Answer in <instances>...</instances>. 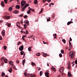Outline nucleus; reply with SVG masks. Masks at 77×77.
Here are the masks:
<instances>
[{
  "label": "nucleus",
  "mask_w": 77,
  "mask_h": 77,
  "mask_svg": "<svg viewBox=\"0 0 77 77\" xmlns=\"http://www.w3.org/2000/svg\"><path fill=\"white\" fill-rule=\"evenodd\" d=\"M62 41L64 44H65V43H66V40H65V39H63Z\"/></svg>",
  "instance_id": "a878e982"
},
{
  "label": "nucleus",
  "mask_w": 77,
  "mask_h": 77,
  "mask_svg": "<svg viewBox=\"0 0 77 77\" xmlns=\"http://www.w3.org/2000/svg\"><path fill=\"white\" fill-rule=\"evenodd\" d=\"M51 5H54V4H53V3H51Z\"/></svg>",
  "instance_id": "774afa93"
},
{
  "label": "nucleus",
  "mask_w": 77,
  "mask_h": 77,
  "mask_svg": "<svg viewBox=\"0 0 77 77\" xmlns=\"http://www.w3.org/2000/svg\"><path fill=\"white\" fill-rule=\"evenodd\" d=\"M5 18L6 19H7V20H9V19L11 18V17L9 16H5Z\"/></svg>",
  "instance_id": "412c9836"
},
{
  "label": "nucleus",
  "mask_w": 77,
  "mask_h": 77,
  "mask_svg": "<svg viewBox=\"0 0 77 77\" xmlns=\"http://www.w3.org/2000/svg\"><path fill=\"white\" fill-rule=\"evenodd\" d=\"M36 56H40V53H38L36 54Z\"/></svg>",
  "instance_id": "ea45409f"
},
{
  "label": "nucleus",
  "mask_w": 77,
  "mask_h": 77,
  "mask_svg": "<svg viewBox=\"0 0 77 77\" xmlns=\"http://www.w3.org/2000/svg\"><path fill=\"white\" fill-rule=\"evenodd\" d=\"M30 76V75H29V73L26 74V76Z\"/></svg>",
  "instance_id": "3c124183"
},
{
  "label": "nucleus",
  "mask_w": 77,
  "mask_h": 77,
  "mask_svg": "<svg viewBox=\"0 0 77 77\" xmlns=\"http://www.w3.org/2000/svg\"><path fill=\"white\" fill-rule=\"evenodd\" d=\"M16 63H20V61L18 60H17L16 61Z\"/></svg>",
  "instance_id": "a18cd8bd"
},
{
  "label": "nucleus",
  "mask_w": 77,
  "mask_h": 77,
  "mask_svg": "<svg viewBox=\"0 0 77 77\" xmlns=\"http://www.w3.org/2000/svg\"><path fill=\"white\" fill-rule=\"evenodd\" d=\"M27 70H25V72H24V75H25L26 76V73H27Z\"/></svg>",
  "instance_id": "aec40b11"
},
{
  "label": "nucleus",
  "mask_w": 77,
  "mask_h": 77,
  "mask_svg": "<svg viewBox=\"0 0 77 77\" xmlns=\"http://www.w3.org/2000/svg\"><path fill=\"white\" fill-rule=\"evenodd\" d=\"M4 48V50H6V48H7V47L6 46H4L3 47Z\"/></svg>",
  "instance_id": "72a5a7b5"
},
{
  "label": "nucleus",
  "mask_w": 77,
  "mask_h": 77,
  "mask_svg": "<svg viewBox=\"0 0 77 77\" xmlns=\"http://www.w3.org/2000/svg\"><path fill=\"white\" fill-rule=\"evenodd\" d=\"M20 44H21V42H19L18 43H17V45H20Z\"/></svg>",
  "instance_id": "49530a36"
},
{
  "label": "nucleus",
  "mask_w": 77,
  "mask_h": 77,
  "mask_svg": "<svg viewBox=\"0 0 77 77\" xmlns=\"http://www.w3.org/2000/svg\"><path fill=\"white\" fill-rule=\"evenodd\" d=\"M23 38H25V37H26V35H23Z\"/></svg>",
  "instance_id": "69168bd1"
},
{
  "label": "nucleus",
  "mask_w": 77,
  "mask_h": 77,
  "mask_svg": "<svg viewBox=\"0 0 77 77\" xmlns=\"http://www.w3.org/2000/svg\"><path fill=\"white\" fill-rule=\"evenodd\" d=\"M26 26H27V25H26V24H25L24 25V28L25 29H26V27H26Z\"/></svg>",
  "instance_id": "58836bf2"
},
{
  "label": "nucleus",
  "mask_w": 77,
  "mask_h": 77,
  "mask_svg": "<svg viewBox=\"0 0 77 77\" xmlns=\"http://www.w3.org/2000/svg\"><path fill=\"white\" fill-rule=\"evenodd\" d=\"M29 6V4H26L24 6V7L22 8V10L21 11H24L25 10V9L26 8V7Z\"/></svg>",
  "instance_id": "f03ea898"
},
{
  "label": "nucleus",
  "mask_w": 77,
  "mask_h": 77,
  "mask_svg": "<svg viewBox=\"0 0 77 77\" xmlns=\"http://www.w3.org/2000/svg\"><path fill=\"white\" fill-rule=\"evenodd\" d=\"M20 23L22 24H23V20H21L20 21Z\"/></svg>",
  "instance_id": "09e8293b"
},
{
  "label": "nucleus",
  "mask_w": 77,
  "mask_h": 77,
  "mask_svg": "<svg viewBox=\"0 0 77 77\" xmlns=\"http://www.w3.org/2000/svg\"><path fill=\"white\" fill-rule=\"evenodd\" d=\"M71 75H71V73H70V72H69L68 73V76H69V77H70V76H71Z\"/></svg>",
  "instance_id": "7c9ffc66"
},
{
  "label": "nucleus",
  "mask_w": 77,
  "mask_h": 77,
  "mask_svg": "<svg viewBox=\"0 0 77 77\" xmlns=\"http://www.w3.org/2000/svg\"><path fill=\"white\" fill-rule=\"evenodd\" d=\"M31 65H34V66H35V63L32 62L31 63Z\"/></svg>",
  "instance_id": "4c0bfd02"
},
{
  "label": "nucleus",
  "mask_w": 77,
  "mask_h": 77,
  "mask_svg": "<svg viewBox=\"0 0 77 77\" xmlns=\"http://www.w3.org/2000/svg\"><path fill=\"white\" fill-rule=\"evenodd\" d=\"M28 9L29 10H30V11H31V9H32L30 8V7H29Z\"/></svg>",
  "instance_id": "13d9d810"
},
{
  "label": "nucleus",
  "mask_w": 77,
  "mask_h": 77,
  "mask_svg": "<svg viewBox=\"0 0 77 77\" xmlns=\"http://www.w3.org/2000/svg\"><path fill=\"white\" fill-rule=\"evenodd\" d=\"M46 1H47V0H43V3H45Z\"/></svg>",
  "instance_id": "8fccbe9b"
},
{
  "label": "nucleus",
  "mask_w": 77,
  "mask_h": 77,
  "mask_svg": "<svg viewBox=\"0 0 77 77\" xmlns=\"http://www.w3.org/2000/svg\"><path fill=\"white\" fill-rule=\"evenodd\" d=\"M26 35H28L29 34V31H27V30H26Z\"/></svg>",
  "instance_id": "473e14b6"
},
{
  "label": "nucleus",
  "mask_w": 77,
  "mask_h": 77,
  "mask_svg": "<svg viewBox=\"0 0 77 77\" xmlns=\"http://www.w3.org/2000/svg\"><path fill=\"white\" fill-rule=\"evenodd\" d=\"M48 72H49V71H48V72H46V73H45V76H47V75H49V73H48Z\"/></svg>",
  "instance_id": "a211bd4d"
},
{
  "label": "nucleus",
  "mask_w": 77,
  "mask_h": 77,
  "mask_svg": "<svg viewBox=\"0 0 77 77\" xmlns=\"http://www.w3.org/2000/svg\"><path fill=\"white\" fill-rule=\"evenodd\" d=\"M38 71H39V70H41V68H40V67L38 68Z\"/></svg>",
  "instance_id": "052dcab7"
},
{
  "label": "nucleus",
  "mask_w": 77,
  "mask_h": 77,
  "mask_svg": "<svg viewBox=\"0 0 77 77\" xmlns=\"http://www.w3.org/2000/svg\"><path fill=\"white\" fill-rule=\"evenodd\" d=\"M17 1V4H20V2L18 0H16Z\"/></svg>",
  "instance_id": "79ce46f5"
},
{
  "label": "nucleus",
  "mask_w": 77,
  "mask_h": 77,
  "mask_svg": "<svg viewBox=\"0 0 77 77\" xmlns=\"http://www.w3.org/2000/svg\"><path fill=\"white\" fill-rule=\"evenodd\" d=\"M42 75V71H41L40 72V75L41 76Z\"/></svg>",
  "instance_id": "cd10ccee"
},
{
  "label": "nucleus",
  "mask_w": 77,
  "mask_h": 77,
  "mask_svg": "<svg viewBox=\"0 0 77 77\" xmlns=\"http://www.w3.org/2000/svg\"><path fill=\"white\" fill-rule=\"evenodd\" d=\"M4 62H5V63H8V60L6 59V58H5L4 59Z\"/></svg>",
  "instance_id": "ddd939ff"
},
{
  "label": "nucleus",
  "mask_w": 77,
  "mask_h": 77,
  "mask_svg": "<svg viewBox=\"0 0 77 77\" xmlns=\"http://www.w3.org/2000/svg\"><path fill=\"white\" fill-rule=\"evenodd\" d=\"M12 8L10 7L9 8V10L10 11H12Z\"/></svg>",
  "instance_id": "2f4dec72"
},
{
  "label": "nucleus",
  "mask_w": 77,
  "mask_h": 77,
  "mask_svg": "<svg viewBox=\"0 0 77 77\" xmlns=\"http://www.w3.org/2000/svg\"><path fill=\"white\" fill-rule=\"evenodd\" d=\"M70 48H72V46L71 45H69Z\"/></svg>",
  "instance_id": "864d4df0"
},
{
  "label": "nucleus",
  "mask_w": 77,
  "mask_h": 77,
  "mask_svg": "<svg viewBox=\"0 0 77 77\" xmlns=\"http://www.w3.org/2000/svg\"><path fill=\"white\" fill-rule=\"evenodd\" d=\"M18 11H17V10H15L14 11L13 13L14 14H17V13H18Z\"/></svg>",
  "instance_id": "5701e85b"
},
{
  "label": "nucleus",
  "mask_w": 77,
  "mask_h": 77,
  "mask_svg": "<svg viewBox=\"0 0 77 77\" xmlns=\"http://www.w3.org/2000/svg\"><path fill=\"white\" fill-rule=\"evenodd\" d=\"M12 68L11 67L10 69H8V71L9 72H12Z\"/></svg>",
  "instance_id": "f8f14e48"
},
{
  "label": "nucleus",
  "mask_w": 77,
  "mask_h": 77,
  "mask_svg": "<svg viewBox=\"0 0 77 77\" xmlns=\"http://www.w3.org/2000/svg\"><path fill=\"white\" fill-rule=\"evenodd\" d=\"M21 32H22V33H25V32L23 31H21Z\"/></svg>",
  "instance_id": "5fc2aeb1"
},
{
  "label": "nucleus",
  "mask_w": 77,
  "mask_h": 77,
  "mask_svg": "<svg viewBox=\"0 0 77 77\" xmlns=\"http://www.w3.org/2000/svg\"><path fill=\"white\" fill-rule=\"evenodd\" d=\"M4 1L6 4L8 3V0H4Z\"/></svg>",
  "instance_id": "e433bc0d"
},
{
  "label": "nucleus",
  "mask_w": 77,
  "mask_h": 77,
  "mask_svg": "<svg viewBox=\"0 0 77 77\" xmlns=\"http://www.w3.org/2000/svg\"><path fill=\"white\" fill-rule=\"evenodd\" d=\"M1 5L2 6V7H4V6H5V4H4V2H3L2 1L1 2Z\"/></svg>",
  "instance_id": "4468645a"
},
{
  "label": "nucleus",
  "mask_w": 77,
  "mask_h": 77,
  "mask_svg": "<svg viewBox=\"0 0 77 77\" xmlns=\"http://www.w3.org/2000/svg\"><path fill=\"white\" fill-rule=\"evenodd\" d=\"M24 18H27V17H28V16H27L25 15L24 16Z\"/></svg>",
  "instance_id": "37998d69"
},
{
  "label": "nucleus",
  "mask_w": 77,
  "mask_h": 77,
  "mask_svg": "<svg viewBox=\"0 0 77 77\" xmlns=\"http://www.w3.org/2000/svg\"><path fill=\"white\" fill-rule=\"evenodd\" d=\"M53 36L54 37V38L55 39H56V36H57V35H56V34H53Z\"/></svg>",
  "instance_id": "6ab92c4d"
},
{
  "label": "nucleus",
  "mask_w": 77,
  "mask_h": 77,
  "mask_svg": "<svg viewBox=\"0 0 77 77\" xmlns=\"http://www.w3.org/2000/svg\"><path fill=\"white\" fill-rule=\"evenodd\" d=\"M38 3V1L37 0H35L34 1V4H37Z\"/></svg>",
  "instance_id": "b1692460"
},
{
  "label": "nucleus",
  "mask_w": 77,
  "mask_h": 77,
  "mask_svg": "<svg viewBox=\"0 0 77 77\" xmlns=\"http://www.w3.org/2000/svg\"><path fill=\"white\" fill-rule=\"evenodd\" d=\"M64 69V68L63 67H62L60 68V69L59 70V71L60 72V73L62 74V75H63V69Z\"/></svg>",
  "instance_id": "7ed1b4c3"
},
{
  "label": "nucleus",
  "mask_w": 77,
  "mask_h": 77,
  "mask_svg": "<svg viewBox=\"0 0 77 77\" xmlns=\"http://www.w3.org/2000/svg\"><path fill=\"white\" fill-rule=\"evenodd\" d=\"M42 11H43V9L42 8L41 10V11L39 13V14H41V13H42Z\"/></svg>",
  "instance_id": "c03bdc74"
},
{
  "label": "nucleus",
  "mask_w": 77,
  "mask_h": 77,
  "mask_svg": "<svg viewBox=\"0 0 77 77\" xmlns=\"http://www.w3.org/2000/svg\"><path fill=\"white\" fill-rule=\"evenodd\" d=\"M8 63L9 64H10L11 66H13L14 65V62L12 61H9Z\"/></svg>",
  "instance_id": "423d86ee"
},
{
  "label": "nucleus",
  "mask_w": 77,
  "mask_h": 77,
  "mask_svg": "<svg viewBox=\"0 0 77 77\" xmlns=\"http://www.w3.org/2000/svg\"><path fill=\"white\" fill-rule=\"evenodd\" d=\"M24 23L25 24H26V26H29V21L27 20H25L24 22Z\"/></svg>",
  "instance_id": "0eeeda50"
},
{
  "label": "nucleus",
  "mask_w": 77,
  "mask_h": 77,
  "mask_svg": "<svg viewBox=\"0 0 77 77\" xmlns=\"http://www.w3.org/2000/svg\"><path fill=\"white\" fill-rule=\"evenodd\" d=\"M23 49H24V46L23 45L20 47L19 48V50L20 51H23Z\"/></svg>",
  "instance_id": "39448f33"
},
{
  "label": "nucleus",
  "mask_w": 77,
  "mask_h": 77,
  "mask_svg": "<svg viewBox=\"0 0 77 77\" xmlns=\"http://www.w3.org/2000/svg\"><path fill=\"white\" fill-rule=\"evenodd\" d=\"M13 67L14 68V69H16V67H15V66H13Z\"/></svg>",
  "instance_id": "680f3d73"
},
{
  "label": "nucleus",
  "mask_w": 77,
  "mask_h": 77,
  "mask_svg": "<svg viewBox=\"0 0 77 77\" xmlns=\"http://www.w3.org/2000/svg\"><path fill=\"white\" fill-rule=\"evenodd\" d=\"M59 56H60V57H62V54H59Z\"/></svg>",
  "instance_id": "f704fd0d"
},
{
  "label": "nucleus",
  "mask_w": 77,
  "mask_h": 77,
  "mask_svg": "<svg viewBox=\"0 0 77 77\" xmlns=\"http://www.w3.org/2000/svg\"><path fill=\"white\" fill-rule=\"evenodd\" d=\"M7 26L8 27H11V24L10 23H7L6 25H7Z\"/></svg>",
  "instance_id": "f3484780"
},
{
  "label": "nucleus",
  "mask_w": 77,
  "mask_h": 77,
  "mask_svg": "<svg viewBox=\"0 0 77 77\" xmlns=\"http://www.w3.org/2000/svg\"><path fill=\"white\" fill-rule=\"evenodd\" d=\"M51 69L52 70H53V71H56V68L55 67H53V66H51Z\"/></svg>",
  "instance_id": "9d476101"
},
{
  "label": "nucleus",
  "mask_w": 77,
  "mask_h": 77,
  "mask_svg": "<svg viewBox=\"0 0 77 77\" xmlns=\"http://www.w3.org/2000/svg\"><path fill=\"white\" fill-rule=\"evenodd\" d=\"M69 45H71V42H69Z\"/></svg>",
  "instance_id": "338daca9"
},
{
  "label": "nucleus",
  "mask_w": 77,
  "mask_h": 77,
  "mask_svg": "<svg viewBox=\"0 0 77 77\" xmlns=\"http://www.w3.org/2000/svg\"><path fill=\"white\" fill-rule=\"evenodd\" d=\"M20 54L21 55H23V54H24V52H23V51H21L20 52Z\"/></svg>",
  "instance_id": "c756f323"
},
{
  "label": "nucleus",
  "mask_w": 77,
  "mask_h": 77,
  "mask_svg": "<svg viewBox=\"0 0 77 77\" xmlns=\"http://www.w3.org/2000/svg\"><path fill=\"white\" fill-rule=\"evenodd\" d=\"M28 50L29 51H31V48H30V47H29L28 48Z\"/></svg>",
  "instance_id": "c85d7f7f"
},
{
  "label": "nucleus",
  "mask_w": 77,
  "mask_h": 77,
  "mask_svg": "<svg viewBox=\"0 0 77 77\" xmlns=\"http://www.w3.org/2000/svg\"><path fill=\"white\" fill-rule=\"evenodd\" d=\"M75 63L77 65V60H75Z\"/></svg>",
  "instance_id": "603ef678"
},
{
  "label": "nucleus",
  "mask_w": 77,
  "mask_h": 77,
  "mask_svg": "<svg viewBox=\"0 0 77 77\" xmlns=\"http://www.w3.org/2000/svg\"><path fill=\"white\" fill-rule=\"evenodd\" d=\"M5 75V73L4 72H2V76L3 77Z\"/></svg>",
  "instance_id": "dca6fc26"
},
{
  "label": "nucleus",
  "mask_w": 77,
  "mask_h": 77,
  "mask_svg": "<svg viewBox=\"0 0 77 77\" xmlns=\"http://www.w3.org/2000/svg\"><path fill=\"white\" fill-rule=\"evenodd\" d=\"M70 66H68V69H70Z\"/></svg>",
  "instance_id": "e2e57ef3"
},
{
  "label": "nucleus",
  "mask_w": 77,
  "mask_h": 77,
  "mask_svg": "<svg viewBox=\"0 0 77 77\" xmlns=\"http://www.w3.org/2000/svg\"><path fill=\"white\" fill-rule=\"evenodd\" d=\"M42 54H43V56H44V57H47V56H48V54H45L44 53H42Z\"/></svg>",
  "instance_id": "6e6552de"
},
{
  "label": "nucleus",
  "mask_w": 77,
  "mask_h": 77,
  "mask_svg": "<svg viewBox=\"0 0 77 77\" xmlns=\"http://www.w3.org/2000/svg\"><path fill=\"white\" fill-rule=\"evenodd\" d=\"M31 11H32V12H34V9H31Z\"/></svg>",
  "instance_id": "4d7b16f0"
},
{
  "label": "nucleus",
  "mask_w": 77,
  "mask_h": 77,
  "mask_svg": "<svg viewBox=\"0 0 77 77\" xmlns=\"http://www.w3.org/2000/svg\"><path fill=\"white\" fill-rule=\"evenodd\" d=\"M74 53L75 52H71L69 53V56H71V59H73L74 57Z\"/></svg>",
  "instance_id": "f257e3e1"
},
{
  "label": "nucleus",
  "mask_w": 77,
  "mask_h": 77,
  "mask_svg": "<svg viewBox=\"0 0 77 77\" xmlns=\"http://www.w3.org/2000/svg\"><path fill=\"white\" fill-rule=\"evenodd\" d=\"M22 39H23V41H24V37H22Z\"/></svg>",
  "instance_id": "bf43d9fd"
},
{
  "label": "nucleus",
  "mask_w": 77,
  "mask_h": 77,
  "mask_svg": "<svg viewBox=\"0 0 77 77\" xmlns=\"http://www.w3.org/2000/svg\"><path fill=\"white\" fill-rule=\"evenodd\" d=\"M24 15V14H20V15H19V17H22L23 16V15Z\"/></svg>",
  "instance_id": "bb28decb"
},
{
  "label": "nucleus",
  "mask_w": 77,
  "mask_h": 77,
  "mask_svg": "<svg viewBox=\"0 0 77 77\" xmlns=\"http://www.w3.org/2000/svg\"><path fill=\"white\" fill-rule=\"evenodd\" d=\"M20 24V23H19V22H18L17 23V27H18L19 28V29H20V28H21V27H20V25H19Z\"/></svg>",
  "instance_id": "1a4fd4ad"
},
{
  "label": "nucleus",
  "mask_w": 77,
  "mask_h": 77,
  "mask_svg": "<svg viewBox=\"0 0 77 77\" xmlns=\"http://www.w3.org/2000/svg\"><path fill=\"white\" fill-rule=\"evenodd\" d=\"M26 2L24 0H22L21 2V5L22 6H24V5L26 4Z\"/></svg>",
  "instance_id": "20e7f679"
},
{
  "label": "nucleus",
  "mask_w": 77,
  "mask_h": 77,
  "mask_svg": "<svg viewBox=\"0 0 77 77\" xmlns=\"http://www.w3.org/2000/svg\"><path fill=\"white\" fill-rule=\"evenodd\" d=\"M61 53L63 54L64 53V51H63V50H61Z\"/></svg>",
  "instance_id": "a19ab883"
},
{
  "label": "nucleus",
  "mask_w": 77,
  "mask_h": 77,
  "mask_svg": "<svg viewBox=\"0 0 77 77\" xmlns=\"http://www.w3.org/2000/svg\"><path fill=\"white\" fill-rule=\"evenodd\" d=\"M30 10H29L27 11V14H30Z\"/></svg>",
  "instance_id": "c9c22d12"
},
{
  "label": "nucleus",
  "mask_w": 77,
  "mask_h": 77,
  "mask_svg": "<svg viewBox=\"0 0 77 77\" xmlns=\"http://www.w3.org/2000/svg\"><path fill=\"white\" fill-rule=\"evenodd\" d=\"M69 39H70V41H72V39L71 37H70Z\"/></svg>",
  "instance_id": "6e6d98bb"
},
{
  "label": "nucleus",
  "mask_w": 77,
  "mask_h": 77,
  "mask_svg": "<svg viewBox=\"0 0 77 77\" xmlns=\"http://www.w3.org/2000/svg\"><path fill=\"white\" fill-rule=\"evenodd\" d=\"M25 59H24V60H23V61H22L23 63H23V65H24V63H25Z\"/></svg>",
  "instance_id": "393cba45"
},
{
  "label": "nucleus",
  "mask_w": 77,
  "mask_h": 77,
  "mask_svg": "<svg viewBox=\"0 0 77 77\" xmlns=\"http://www.w3.org/2000/svg\"><path fill=\"white\" fill-rule=\"evenodd\" d=\"M72 21H69L67 23V25L68 26L69 25V24H70L71 23H72Z\"/></svg>",
  "instance_id": "2eb2a0df"
},
{
  "label": "nucleus",
  "mask_w": 77,
  "mask_h": 77,
  "mask_svg": "<svg viewBox=\"0 0 77 77\" xmlns=\"http://www.w3.org/2000/svg\"><path fill=\"white\" fill-rule=\"evenodd\" d=\"M47 21H50V18H49V19H47Z\"/></svg>",
  "instance_id": "de8ad7c7"
},
{
  "label": "nucleus",
  "mask_w": 77,
  "mask_h": 77,
  "mask_svg": "<svg viewBox=\"0 0 77 77\" xmlns=\"http://www.w3.org/2000/svg\"><path fill=\"white\" fill-rule=\"evenodd\" d=\"M48 2H51V0H47Z\"/></svg>",
  "instance_id": "0e129e2a"
},
{
  "label": "nucleus",
  "mask_w": 77,
  "mask_h": 77,
  "mask_svg": "<svg viewBox=\"0 0 77 77\" xmlns=\"http://www.w3.org/2000/svg\"><path fill=\"white\" fill-rule=\"evenodd\" d=\"M16 8L18 9H20V6L18 5H17L16 6Z\"/></svg>",
  "instance_id": "4be33fe9"
},
{
  "label": "nucleus",
  "mask_w": 77,
  "mask_h": 77,
  "mask_svg": "<svg viewBox=\"0 0 77 77\" xmlns=\"http://www.w3.org/2000/svg\"><path fill=\"white\" fill-rule=\"evenodd\" d=\"M2 33L3 36H4L3 35L5 34V30H3L2 32Z\"/></svg>",
  "instance_id": "9b49d317"
}]
</instances>
